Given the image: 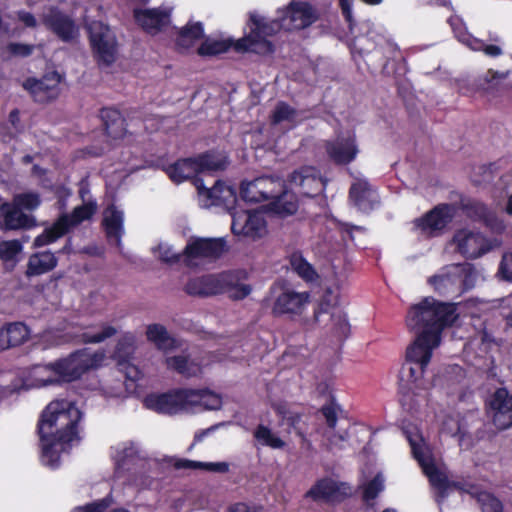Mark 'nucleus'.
Instances as JSON below:
<instances>
[{
    "label": "nucleus",
    "mask_w": 512,
    "mask_h": 512,
    "mask_svg": "<svg viewBox=\"0 0 512 512\" xmlns=\"http://www.w3.org/2000/svg\"><path fill=\"white\" fill-rule=\"evenodd\" d=\"M251 24L254 33L258 32L264 40L275 36L282 29L286 31H299L310 27L319 19L317 10L307 1L292 0L284 8L277 10V18L269 19L255 12H251Z\"/></svg>",
    "instance_id": "nucleus-1"
},
{
    "label": "nucleus",
    "mask_w": 512,
    "mask_h": 512,
    "mask_svg": "<svg viewBox=\"0 0 512 512\" xmlns=\"http://www.w3.org/2000/svg\"><path fill=\"white\" fill-rule=\"evenodd\" d=\"M82 418L81 411L74 402L66 399L51 401L41 414L39 421L40 437H52L63 443L78 440L77 424Z\"/></svg>",
    "instance_id": "nucleus-2"
},
{
    "label": "nucleus",
    "mask_w": 512,
    "mask_h": 512,
    "mask_svg": "<svg viewBox=\"0 0 512 512\" xmlns=\"http://www.w3.org/2000/svg\"><path fill=\"white\" fill-rule=\"evenodd\" d=\"M447 322H413L410 330L414 333L413 342L406 349L409 373L413 382L424 374L433 355L441 343L442 332Z\"/></svg>",
    "instance_id": "nucleus-3"
},
{
    "label": "nucleus",
    "mask_w": 512,
    "mask_h": 512,
    "mask_svg": "<svg viewBox=\"0 0 512 512\" xmlns=\"http://www.w3.org/2000/svg\"><path fill=\"white\" fill-rule=\"evenodd\" d=\"M229 165L228 156L218 150H207L193 157L180 158L162 166V170L175 184L198 178L203 172L224 171Z\"/></svg>",
    "instance_id": "nucleus-4"
},
{
    "label": "nucleus",
    "mask_w": 512,
    "mask_h": 512,
    "mask_svg": "<svg viewBox=\"0 0 512 512\" xmlns=\"http://www.w3.org/2000/svg\"><path fill=\"white\" fill-rule=\"evenodd\" d=\"M407 440L411 446L413 457L418 461L435 490L434 498L439 506L451 491L463 489L460 482L449 480L447 475L436 467L430 449L420 433L417 431L407 433Z\"/></svg>",
    "instance_id": "nucleus-5"
},
{
    "label": "nucleus",
    "mask_w": 512,
    "mask_h": 512,
    "mask_svg": "<svg viewBox=\"0 0 512 512\" xmlns=\"http://www.w3.org/2000/svg\"><path fill=\"white\" fill-rule=\"evenodd\" d=\"M249 32L238 40H205L197 49L201 57L218 56L233 48L238 53L253 52L259 55H270L274 53L275 46L270 40H264L258 32L254 33V26L251 24V14L246 23Z\"/></svg>",
    "instance_id": "nucleus-6"
},
{
    "label": "nucleus",
    "mask_w": 512,
    "mask_h": 512,
    "mask_svg": "<svg viewBox=\"0 0 512 512\" xmlns=\"http://www.w3.org/2000/svg\"><path fill=\"white\" fill-rule=\"evenodd\" d=\"M104 360V354L90 352L87 349L78 350L68 357L54 362L59 382H71L79 379L90 369H95Z\"/></svg>",
    "instance_id": "nucleus-7"
},
{
    "label": "nucleus",
    "mask_w": 512,
    "mask_h": 512,
    "mask_svg": "<svg viewBox=\"0 0 512 512\" xmlns=\"http://www.w3.org/2000/svg\"><path fill=\"white\" fill-rule=\"evenodd\" d=\"M457 214L453 203H439L422 216L414 219L413 224L423 235L434 238L443 235Z\"/></svg>",
    "instance_id": "nucleus-8"
},
{
    "label": "nucleus",
    "mask_w": 512,
    "mask_h": 512,
    "mask_svg": "<svg viewBox=\"0 0 512 512\" xmlns=\"http://www.w3.org/2000/svg\"><path fill=\"white\" fill-rule=\"evenodd\" d=\"M89 42L94 60L100 68L114 64L117 59L118 43L107 25L99 23L92 26L89 32Z\"/></svg>",
    "instance_id": "nucleus-9"
},
{
    "label": "nucleus",
    "mask_w": 512,
    "mask_h": 512,
    "mask_svg": "<svg viewBox=\"0 0 512 512\" xmlns=\"http://www.w3.org/2000/svg\"><path fill=\"white\" fill-rule=\"evenodd\" d=\"M458 305L427 296L410 307L406 320H459Z\"/></svg>",
    "instance_id": "nucleus-10"
},
{
    "label": "nucleus",
    "mask_w": 512,
    "mask_h": 512,
    "mask_svg": "<svg viewBox=\"0 0 512 512\" xmlns=\"http://www.w3.org/2000/svg\"><path fill=\"white\" fill-rule=\"evenodd\" d=\"M196 394L189 389H178L163 394H151L145 397L146 408L162 414H176L190 409L191 399Z\"/></svg>",
    "instance_id": "nucleus-11"
},
{
    "label": "nucleus",
    "mask_w": 512,
    "mask_h": 512,
    "mask_svg": "<svg viewBox=\"0 0 512 512\" xmlns=\"http://www.w3.org/2000/svg\"><path fill=\"white\" fill-rule=\"evenodd\" d=\"M227 250L224 238L191 237L184 250V263L190 267L194 259H218Z\"/></svg>",
    "instance_id": "nucleus-12"
},
{
    "label": "nucleus",
    "mask_w": 512,
    "mask_h": 512,
    "mask_svg": "<svg viewBox=\"0 0 512 512\" xmlns=\"http://www.w3.org/2000/svg\"><path fill=\"white\" fill-rule=\"evenodd\" d=\"M61 75L53 71L42 78L28 77L22 87L29 93L35 103L47 104L56 100L60 95L59 84Z\"/></svg>",
    "instance_id": "nucleus-13"
},
{
    "label": "nucleus",
    "mask_w": 512,
    "mask_h": 512,
    "mask_svg": "<svg viewBox=\"0 0 512 512\" xmlns=\"http://www.w3.org/2000/svg\"><path fill=\"white\" fill-rule=\"evenodd\" d=\"M42 24L63 42H71L78 34L75 21L57 6H50L42 14Z\"/></svg>",
    "instance_id": "nucleus-14"
},
{
    "label": "nucleus",
    "mask_w": 512,
    "mask_h": 512,
    "mask_svg": "<svg viewBox=\"0 0 512 512\" xmlns=\"http://www.w3.org/2000/svg\"><path fill=\"white\" fill-rule=\"evenodd\" d=\"M135 23L147 34L156 35L170 24V11L156 8H134Z\"/></svg>",
    "instance_id": "nucleus-15"
},
{
    "label": "nucleus",
    "mask_w": 512,
    "mask_h": 512,
    "mask_svg": "<svg viewBox=\"0 0 512 512\" xmlns=\"http://www.w3.org/2000/svg\"><path fill=\"white\" fill-rule=\"evenodd\" d=\"M325 151L336 165H347L353 162L359 152L354 135H339L334 140L325 142Z\"/></svg>",
    "instance_id": "nucleus-16"
},
{
    "label": "nucleus",
    "mask_w": 512,
    "mask_h": 512,
    "mask_svg": "<svg viewBox=\"0 0 512 512\" xmlns=\"http://www.w3.org/2000/svg\"><path fill=\"white\" fill-rule=\"evenodd\" d=\"M489 406L492 421L498 429L504 430L512 425V394L507 389H497L490 399Z\"/></svg>",
    "instance_id": "nucleus-17"
},
{
    "label": "nucleus",
    "mask_w": 512,
    "mask_h": 512,
    "mask_svg": "<svg viewBox=\"0 0 512 512\" xmlns=\"http://www.w3.org/2000/svg\"><path fill=\"white\" fill-rule=\"evenodd\" d=\"M226 284L225 276L209 274L189 279L184 291L190 296L207 297L223 293Z\"/></svg>",
    "instance_id": "nucleus-18"
},
{
    "label": "nucleus",
    "mask_w": 512,
    "mask_h": 512,
    "mask_svg": "<svg viewBox=\"0 0 512 512\" xmlns=\"http://www.w3.org/2000/svg\"><path fill=\"white\" fill-rule=\"evenodd\" d=\"M350 487L341 482L329 478L318 481L307 493L315 501L338 502L350 495Z\"/></svg>",
    "instance_id": "nucleus-19"
},
{
    "label": "nucleus",
    "mask_w": 512,
    "mask_h": 512,
    "mask_svg": "<svg viewBox=\"0 0 512 512\" xmlns=\"http://www.w3.org/2000/svg\"><path fill=\"white\" fill-rule=\"evenodd\" d=\"M194 185L198 195L204 198L207 206L226 205L230 199H235V191L222 180H216L211 188H207L202 178H196Z\"/></svg>",
    "instance_id": "nucleus-20"
},
{
    "label": "nucleus",
    "mask_w": 512,
    "mask_h": 512,
    "mask_svg": "<svg viewBox=\"0 0 512 512\" xmlns=\"http://www.w3.org/2000/svg\"><path fill=\"white\" fill-rule=\"evenodd\" d=\"M0 225L4 230L30 229L36 226V219L13 202H5L0 205Z\"/></svg>",
    "instance_id": "nucleus-21"
},
{
    "label": "nucleus",
    "mask_w": 512,
    "mask_h": 512,
    "mask_svg": "<svg viewBox=\"0 0 512 512\" xmlns=\"http://www.w3.org/2000/svg\"><path fill=\"white\" fill-rule=\"evenodd\" d=\"M458 251L467 258L476 259L489 251L486 238L480 232L461 231L455 235Z\"/></svg>",
    "instance_id": "nucleus-22"
},
{
    "label": "nucleus",
    "mask_w": 512,
    "mask_h": 512,
    "mask_svg": "<svg viewBox=\"0 0 512 512\" xmlns=\"http://www.w3.org/2000/svg\"><path fill=\"white\" fill-rule=\"evenodd\" d=\"M231 231L234 235H242L256 240L266 235L267 224L262 213L256 211L249 212L243 224L233 219Z\"/></svg>",
    "instance_id": "nucleus-23"
},
{
    "label": "nucleus",
    "mask_w": 512,
    "mask_h": 512,
    "mask_svg": "<svg viewBox=\"0 0 512 512\" xmlns=\"http://www.w3.org/2000/svg\"><path fill=\"white\" fill-rule=\"evenodd\" d=\"M349 200L363 213L371 212L378 203L375 191L366 180L352 183L349 189Z\"/></svg>",
    "instance_id": "nucleus-24"
},
{
    "label": "nucleus",
    "mask_w": 512,
    "mask_h": 512,
    "mask_svg": "<svg viewBox=\"0 0 512 512\" xmlns=\"http://www.w3.org/2000/svg\"><path fill=\"white\" fill-rule=\"evenodd\" d=\"M308 299V293L286 290L277 297L273 306V313L275 316L296 314L302 310Z\"/></svg>",
    "instance_id": "nucleus-25"
},
{
    "label": "nucleus",
    "mask_w": 512,
    "mask_h": 512,
    "mask_svg": "<svg viewBox=\"0 0 512 512\" xmlns=\"http://www.w3.org/2000/svg\"><path fill=\"white\" fill-rule=\"evenodd\" d=\"M105 133L108 137L117 140L122 139L127 133L126 119L115 108H102L100 110Z\"/></svg>",
    "instance_id": "nucleus-26"
},
{
    "label": "nucleus",
    "mask_w": 512,
    "mask_h": 512,
    "mask_svg": "<svg viewBox=\"0 0 512 512\" xmlns=\"http://www.w3.org/2000/svg\"><path fill=\"white\" fill-rule=\"evenodd\" d=\"M29 335L30 330L25 322H8L0 329V350L22 344Z\"/></svg>",
    "instance_id": "nucleus-27"
},
{
    "label": "nucleus",
    "mask_w": 512,
    "mask_h": 512,
    "mask_svg": "<svg viewBox=\"0 0 512 512\" xmlns=\"http://www.w3.org/2000/svg\"><path fill=\"white\" fill-rule=\"evenodd\" d=\"M58 264V258L50 250L32 254L27 263L26 275L39 276L52 271Z\"/></svg>",
    "instance_id": "nucleus-28"
},
{
    "label": "nucleus",
    "mask_w": 512,
    "mask_h": 512,
    "mask_svg": "<svg viewBox=\"0 0 512 512\" xmlns=\"http://www.w3.org/2000/svg\"><path fill=\"white\" fill-rule=\"evenodd\" d=\"M298 207L296 196L283 188L277 189L275 197L267 205L270 212L282 218L295 214Z\"/></svg>",
    "instance_id": "nucleus-29"
},
{
    "label": "nucleus",
    "mask_w": 512,
    "mask_h": 512,
    "mask_svg": "<svg viewBox=\"0 0 512 512\" xmlns=\"http://www.w3.org/2000/svg\"><path fill=\"white\" fill-rule=\"evenodd\" d=\"M204 37V28L201 22L187 23L177 33L175 40L176 49L179 53H186L195 43Z\"/></svg>",
    "instance_id": "nucleus-30"
},
{
    "label": "nucleus",
    "mask_w": 512,
    "mask_h": 512,
    "mask_svg": "<svg viewBox=\"0 0 512 512\" xmlns=\"http://www.w3.org/2000/svg\"><path fill=\"white\" fill-rule=\"evenodd\" d=\"M330 315V320H346L347 315L342 311L338 303V296L335 295L330 289L325 291L322 295L318 307L314 312V320H317L321 315Z\"/></svg>",
    "instance_id": "nucleus-31"
},
{
    "label": "nucleus",
    "mask_w": 512,
    "mask_h": 512,
    "mask_svg": "<svg viewBox=\"0 0 512 512\" xmlns=\"http://www.w3.org/2000/svg\"><path fill=\"white\" fill-rule=\"evenodd\" d=\"M134 352L133 337H127L123 341L119 342L115 357L118 359L120 369L125 372L128 379L136 381L139 378V370L134 365L127 363V359Z\"/></svg>",
    "instance_id": "nucleus-32"
},
{
    "label": "nucleus",
    "mask_w": 512,
    "mask_h": 512,
    "mask_svg": "<svg viewBox=\"0 0 512 512\" xmlns=\"http://www.w3.org/2000/svg\"><path fill=\"white\" fill-rule=\"evenodd\" d=\"M147 337L158 349L163 351H169L181 346V341L169 335L166 328L159 323L148 326Z\"/></svg>",
    "instance_id": "nucleus-33"
},
{
    "label": "nucleus",
    "mask_w": 512,
    "mask_h": 512,
    "mask_svg": "<svg viewBox=\"0 0 512 512\" xmlns=\"http://www.w3.org/2000/svg\"><path fill=\"white\" fill-rule=\"evenodd\" d=\"M69 232L65 217H58L57 220L43 230L33 241V247L39 248L54 243Z\"/></svg>",
    "instance_id": "nucleus-34"
},
{
    "label": "nucleus",
    "mask_w": 512,
    "mask_h": 512,
    "mask_svg": "<svg viewBox=\"0 0 512 512\" xmlns=\"http://www.w3.org/2000/svg\"><path fill=\"white\" fill-rule=\"evenodd\" d=\"M123 212L118 210L115 206H110L103 218V226L108 238H116L120 240L123 234Z\"/></svg>",
    "instance_id": "nucleus-35"
},
{
    "label": "nucleus",
    "mask_w": 512,
    "mask_h": 512,
    "mask_svg": "<svg viewBox=\"0 0 512 512\" xmlns=\"http://www.w3.org/2000/svg\"><path fill=\"white\" fill-rule=\"evenodd\" d=\"M30 379L32 385L36 387L59 383L54 362L47 365H35L30 371Z\"/></svg>",
    "instance_id": "nucleus-36"
},
{
    "label": "nucleus",
    "mask_w": 512,
    "mask_h": 512,
    "mask_svg": "<svg viewBox=\"0 0 512 512\" xmlns=\"http://www.w3.org/2000/svg\"><path fill=\"white\" fill-rule=\"evenodd\" d=\"M291 183L300 187V192L308 197H314L322 190V184L318 178L312 175H304L302 171H294L290 179Z\"/></svg>",
    "instance_id": "nucleus-37"
},
{
    "label": "nucleus",
    "mask_w": 512,
    "mask_h": 512,
    "mask_svg": "<svg viewBox=\"0 0 512 512\" xmlns=\"http://www.w3.org/2000/svg\"><path fill=\"white\" fill-rule=\"evenodd\" d=\"M42 442V462L50 467H56L59 462L60 453L65 450V446L69 443H63L52 437L43 439Z\"/></svg>",
    "instance_id": "nucleus-38"
},
{
    "label": "nucleus",
    "mask_w": 512,
    "mask_h": 512,
    "mask_svg": "<svg viewBox=\"0 0 512 512\" xmlns=\"http://www.w3.org/2000/svg\"><path fill=\"white\" fill-rule=\"evenodd\" d=\"M166 365L185 377H193L201 372V366L183 355L168 357Z\"/></svg>",
    "instance_id": "nucleus-39"
},
{
    "label": "nucleus",
    "mask_w": 512,
    "mask_h": 512,
    "mask_svg": "<svg viewBox=\"0 0 512 512\" xmlns=\"http://www.w3.org/2000/svg\"><path fill=\"white\" fill-rule=\"evenodd\" d=\"M189 393L196 394L190 402V408L201 406L206 410H218L222 406L221 396L209 390L189 389Z\"/></svg>",
    "instance_id": "nucleus-40"
},
{
    "label": "nucleus",
    "mask_w": 512,
    "mask_h": 512,
    "mask_svg": "<svg viewBox=\"0 0 512 512\" xmlns=\"http://www.w3.org/2000/svg\"><path fill=\"white\" fill-rule=\"evenodd\" d=\"M173 466L178 469H201V470H207L212 472H220L225 473L229 470V465L226 462H200V461H193L188 459H175L173 461Z\"/></svg>",
    "instance_id": "nucleus-41"
},
{
    "label": "nucleus",
    "mask_w": 512,
    "mask_h": 512,
    "mask_svg": "<svg viewBox=\"0 0 512 512\" xmlns=\"http://www.w3.org/2000/svg\"><path fill=\"white\" fill-rule=\"evenodd\" d=\"M97 209V205L95 202H88L77 206L73 209L71 214H62L59 217L66 218V224L68 226V230L72 227H75L81 224L83 221L89 220L95 214Z\"/></svg>",
    "instance_id": "nucleus-42"
},
{
    "label": "nucleus",
    "mask_w": 512,
    "mask_h": 512,
    "mask_svg": "<svg viewBox=\"0 0 512 512\" xmlns=\"http://www.w3.org/2000/svg\"><path fill=\"white\" fill-rule=\"evenodd\" d=\"M461 210L473 221L487 223L492 216L488 206L477 200L462 201Z\"/></svg>",
    "instance_id": "nucleus-43"
},
{
    "label": "nucleus",
    "mask_w": 512,
    "mask_h": 512,
    "mask_svg": "<svg viewBox=\"0 0 512 512\" xmlns=\"http://www.w3.org/2000/svg\"><path fill=\"white\" fill-rule=\"evenodd\" d=\"M289 264L292 270L305 281H313L317 276L314 267L299 251H295L289 256Z\"/></svg>",
    "instance_id": "nucleus-44"
},
{
    "label": "nucleus",
    "mask_w": 512,
    "mask_h": 512,
    "mask_svg": "<svg viewBox=\"0 0 512 512\" xmlns=\"http://www.w3.org/2000/svg\"><path fill=\"white\" fill-rule=\"evenodd\" d=\"M254 438L262 446H267L272 449H282L285 447V441L282 440L275 432L269 427L259 424L254 430Z\"/></svg>",
    "instance_id": "nucleus-45"
},
{
    "label": "nucleus",
    "mask_w": 512,
    "mask_h": 512,
    "mask_svg": "<svg viewBox=\"0 0 512 512\" xmlns=\"http://www.w3.org/2000/svg\"><path fill=\"white\" fill-rule=\"evenodd\" d=\"M276 186L278 189L284 188L279 181H275L271 177H259L253 180L252 188L259 189L261 195L260 198H262L263 201H267L272 200L275 197L277 193V190L275 189Z\"/></svg>",
    "instance_id": "nucleus-46"
},
{
    "label": "nucleus",
    "mask_w": 512,
    "mask_h": 512,
    "mask_svg": "<svg viewBox=\"0 0 512 512\" xmlns=\"http://www.w3.org/2000/svg\"><path fill=\"white\" fill-rule=\"evenodd\" d=\"M427 282L436 293L444 296L456 285L457 278L449 273H440L429 277Z\"/></svg>",
    "instance_id": "nucleus-47"
},
{
    "label": "nucleus",
    "mask_w": 512,
    "mask_h": 512,
    "mask_svg": "<svg viewBox=\"0 0 512 512\" xmlns=\"http://www.w3.org/2000/svg\"><path fill=\"white\" fill-rule=\"evenodd\" d=\"M297 116V110L284 101H279L271 116L270 123L275 126L284 121L293 122Z\"/></svg>",
    "instance_id": "nucleus-48"
},
{
    "label": "nucleus",
    "mask_w": 512,
    "mask_h": 512,
    "mask_svg": "<svg viewBox=\"0 0 512 512\" xmlns=\"http://www.w3.org/2000/svg\"><path fill=\"white\" fill-rule=\"evenodd\" d=\"M22 211L23 209L33 211L41 204L40 195L36 192H25L16 195L12 201Z\"/></svg>",
    "instance_id": "nucleus-49"
},
{
    "label": "nucleus",
    "mask_w": 512,
    "mask_h": 512,
    "mask_svg": "<svg viewBox=\"0 0 512 512\" xmlns=\"http://www.w3.org/2000/svg\"><path fill=\"white\" fill-rule=\"evenodd\" d=\"M21 251L22 244L18 240L0 242V259L4 262L14 261Z\"/></svg>",
    "instance_id": "nucleus-50"
},
{
    "label": "nucleus",
    "mask_w": 512,
    "mask_h": 512,
    "mask_svg": "<svg viewBox=\"0 0 512 512\" xmlns=\"http://www.w3.org/2000/svg\"><path fill=\"white\" fill-rule=\"evenodd\" d=\"M115 333L116 329L114 327L106 325L93 333L84 332L80 335V338L84 343H100L105 339L112 337Z\"/></svg>",
    "instance_id": "nucleus-51"
},
{
    "label": "nucleus",
    "mask_w": 512,
    "mask_h": 512,
    "mask_svg": "<svg viewBox=\"0 0 512 512\" xmlns=\"http://www.w3.org/2000/svg\"><path fill=\"white\" fill-rule=\"evenodd\" d=\"M384 490V477L377 474L371 481L364 485L363 498L365 501L374 500Z\"/></svg>",
    "instance_id": "nucleus-52"
},
{
    "label": "nucleus",
    "mask_w": 512,
    "mask_h": 512,
    "mask_svg": "<svg viewBox=\"0 0 512 512\" xmlns=\"http://www.w3.org/2000/svg\"><path fill=\"white\" fill-rule=\"evenodd\" d=\"M478 502L483 512H501L502 504L493 495L487 492L478 494Z\"/></svg>",
    "instance_id": "nucleus-53"
},
{
    "label": "nucleus",
    "mask_w": 512,
    "mask_h": 512,
    "mask_svg": "<svg viewBox=\"0 0 512 512\" xmlns=\"http://www.w3.org/2000/svg\"><path fill=\"white\" fill-rule=\"evenodd\" d=\"M65 328H55L47 330L43 333V339L50 344H62L72 340V336L68 333H64Z\"/></svg>",
    "instance_id": "nucleus-54"
},
{
    "label": "nucleus",
    "mask_w": 512,
    "mask_h": 512,
    "mask_svg": "<svg viewBox=\"0 0 512 512\" xmlns=\"http://www.w3.org/2000/svg\"><path fill=\"white\" fill-rule=\"evenodd\" d=\"M253 181L250 182H242L240 185V196L246 202L251 203H259L263 202V199L260 198V190L252 188Z\"/></svg>",
    "instance_id": "nucleus-55"
},
{
    "label": "nucleus",
    "mask_w": 512,
    "mask_h": 512,
    "mask_svg": "<svg viewBox=\"0 0 512 512\" xmlns=\"http://www.w3.org/2000/svg\"><path fill=\"white\" fill-rule=\"evenodd\" d=\"M6 48L10 55L26 58L32 55L35 47L32 44L10 42Z\"/></svg>",
    "instance_id": "nucleus-56"
},
{
    "label": "nucleus",
    "mask_w": 512,
    "mask_h": 512,
    "mask_svg": "<svg viewBox=\"0 0 512 512\" xmlns=\"http://www.w3.org/2000/svg\"><path fill=\"white\" fill-rule=\"evenodd\" d=\"M348 439V432L346 430H342L341 432L334 433L327 436V448L329 450L333 449H343V443Z\"/></svg>",
    "instance_id": "nucleus-57"
},
{
    "label": "nucleus",
    "mask_w": 512,
    "mask_h": 512,
    "mask_svg": "<svg viewBox=\"0 0 512 512\" xmlns=\"http://www.w3.org/2000/svg\"><path fill=\"white\" fill-rule=\"evenodd\" d=\"M498 272L504 280L512 281V253H504Z\"/></svg>",
    "instance_id": "nucleus-58"
},
{
    "label": "nucleus",
    "mask_w": 512,
    "mask_h": 512,
    "mask_svg": "<svg viewBox=\"0 0 512 512\" xmlns=\"http://www.w3.org/2000/svg\"><path fill=\"white\" fill-rule=\"evenodd\" d=\"M159 257L160 260L167 264H177L182 259L184 260L183 252L182 253H173L169 247H159Z\"/></svg>",
    "instance_id": "nucleus-59"
},
{
    "label": "nucleus",
    "mask_w": 512,
    "mask_h": 512,
    "mask_svg": "<svg viewBox=\"0 0 512 512\" xmlns=\"http://www.w3.org/2000/svg\"><path fill=\"white\" fill-rule=\"evenodd\" d=\"M321 412L326 420V424L330 429L336 428L337 423V408L333 404L324 405Z\"/></svg>",
    "instance_id": "nucleus-60"
},
{
    "label": "nucleus",
    "mask_w": 512,
    "mask_h": 512,
    "mask_svg": "<svg viewBox=\"0 0 512 512\" xmlns=\"http://www.w3.org/2000/svg\"><path fill=\"white\" fill-rule=\"evenodd\" d=\"M339 5L342 11V15L348 24V28L350 31H353L355 26V20L352 15V6L349 0H339Z\"/></svg>",
    "instance_id": "nucleus-61"
},
{
    "label": "nucleus",
    "mask_w": 512,
    "mask_h": 512,
    "mask_svg": "<svg viewBox=\"0 0 512 512\" xmlns=\"http://www.w3.org/2000/svg\"><path fill=\"white\" fill-rule=\"evenodd\" d=\"M17 17H18L19 21H21L28 28H36L38 25V22H37L35 16L28 11H25V10L18 11Z\"/></svg>",
    "instance_id": "nucleus-62"
},
{
    "label": "nucleus",
    "mask_w": 512,
    "mask_h": 512,
    "mask_svg": "<svg viewBox=\"0 0 512 512\" xmlns=\"http://www.w3.org/2000/svg\"><path fill=\"white\" fill-rule=\"evenodd\" d=\"M109 505L110 503L106 499H103L99 502L89 504L84 508H79L75 512H104Z\"/></svg>",
    "instance_id": "nucleus-63"
},
{
    "label": "nucleus",
    "mask_w": 512,
    "mask_h": 512,
    "mask_svg": "<svg viewBox=\"0 0 512 512\" xmlns=\"http://www.w3.org/2000/svg\"><path fill=\"white\" fill-rule=\"evenodd\" d=\"M339 230L342 233L346 234V236L343 237L344 239H348L349 241L353 242L354 241L353 232L354 231H363L364 228L361 226L343 222V223L339 224Z\"/></svg>",
    "instance_id": "nucleus-64"
}]
</instances>
